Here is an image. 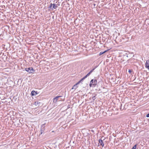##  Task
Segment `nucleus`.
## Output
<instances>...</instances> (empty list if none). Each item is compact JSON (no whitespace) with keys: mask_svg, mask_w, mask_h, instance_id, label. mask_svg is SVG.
Wrapping results in <instances>:
<instances>
[{"mask_svg":"<svg viewBox=\"0 0 149 149\" xmlns=\"http://www.w3.org/2000/svg\"><path fill=\"white\" fill-rule=\"evenodd\" d=\"M146 116L147 117H149V113L146 115Z\"/></svg>","mask_w":149,"mask_h":149,"instance_id":"obj_18","label":"nucleus"},{"mask_svg":"<svg viewBox=\"0 0 149 149\" xmlns=\"http://www.w3.org/2000/svg\"><path fill=\"white\" fill-rule=\"evenodd\" d=\"M91 131L93 132H94V131L93 130H91Z\"/></svg>","mask_w":149,"mask_h":149,"instance_id":"obj_20","label":"nucleus"},{"mask_svg":"<svg viewBox=\"0 0 149 149\" xmlns=\"http://www.w3.org/2000/svg\"><path fill=\"white\" fill-rule=\"evenodd\" d=\"M122 104H121L120 105V109L121 110H122Z\"/></svg>","mask_w":149,"mask_h":149,"instance_id":"obj_16","label":"nucleus"},{"mask_svg":"<svg viewBox=\"0 0 149 149\" xmlns=\"http://www.w3.org/2000/svg\"><path fill=\"white\" fill-rule=\"evenodd\" d=\"M131 59H130L128 60L127 61V62H128V63H129V61H131Z\"/></svg>","mask_w":149,"mask_h":149,"instance_id":"obj_19","label":"nucleus"},{"mask_svg":"<svg viewBox=\"0 0 149 149\" xmlns=\"http://www.w3.org/2000/svg\"><path fill=\"white\" fill-rule=\"evenodd\" d=\"M97 84V80L95 79H92L90 84V87H95Z\"/></svg>","mask_w":149,"mask_h":149,"instance_id":"obj_1","label":"nucleus"},{"mask_svg":"<svg viewBox=\"0 0 149 149\" xmlns=\"http://www.w3.org/2000/svg\"><path fill=\"white\" fill-rule=\"evenodd\" d=\"M145 65L146 67L149 70V60L147 61Z\"/></svg>","mask_w":149,"mask_h":149,"instance_id":"obj_9","label":"nucleus"},{"mask_svg":"<svg viewBox=\"0 0 149 149\" xmlns=\"http://www.w3.org/2000/svg\"><path fill=\"white\" fill-rule=\"evenodd\" d=\"M97 67H96L95 68H93V69L91 70L90 72L88 73L83 78H82L84 80L88 76H89L93 72V71L95 69V68Z\"/></svg>","mask_w":149,"mask_h":149,"instance_id":"obj_4","label":"nucleus"},{"mask_svg":"<svg viewBox=\"0 0 149 149\" xmlns=\"http://www.w3.org/2000/svg\"><path fill=\"white\" fill-rule=\"evenodd\" d=\"M61 97V96H56L53 99V102L54 103H56L57 101L58 100V98Z\"/></svg>","mask_w":149,"mask_h":149,"instance_id":"obj_6","label":"nucleus"},{"mask_svg":"<svg viewBox=\"0 0 149 149\" xmlns=\"http://www.w3.org/2000/svg\"><path fill=\"white\" fill-rule=\"evenodd\" d=\"M44 127V124H43L41 126V128L40 129V135L42 134L44 132V130H45Z\"/></svg>","mask_w":149,"mask_h":149,"instance_id":"obj_5","label":"nucleus"},{"mask_svg":"<svg viewBox=\"0 0 149 149\" xmlns=\"http://www.w3.org/2000/svg\"><path fill=\"white\" fill-rule=\"evenodd\" d=\"M40 102L39 101L35 102V104L36 106H39L40 105Z\"/></svg>","mask_w":149,"mask_h":149,"instance_id":"obj_11","label":"nucleus"},{"mask_svg":"<svg viewBox=\"0 0 149 149\" xmlns=\"http://www.w3.org/2000/svg\"><path fill=\"white\" fill-rule=\"evenodd\" d=\"M52 6H53V4H52V3H51L50 4V5H49V8L52 9Z\"/></svg>","mask_w":149,"mask_h":149,"instance_id":"obj_13","label":"nucleus"},{"mask_svg":"<svg viewBox=\"0 0 149 149\" xmlns=\"http://www.w3.org/2000/svg\"><path fill=\"white\" fill-rule=\"evenodd\" d=\"M92 99L93 100H94L95 99V96H94V97H93Z\"/></svg>","mask_w":149,"mask_h":149,"instance_id":"obj_17","label":"nucleus"},{"mask_svg":"<svg viewBox=\"0 0 149 149\" xmlns=\"http://www.w3.org/2000/svg\"><path fill=\"white\" fill-rule=\"evenodd\" d=\"M25 70L28 72L29 73H33L34 71V70L32 67H29V68H26Z\"/></svg>","mask_w":149,"mask_h":149,"instance_id":"obj_3","label":"nucleus"},{"mask_svg":"<svg viewBox=\"0 0 149 149\" xmlns=\"http://www.w3.org/2000/svg\"><path fill=\"white\" fill-rule=\"evenodd\" d=\"M108 50H106L105 51H104V52H101L100 53V54H99V55H101L102 54H103L104 53H105L106 52H107V51H108Z\"/></svg>","mask_w":149,"mask_h":149,"instance_id":"obj_12","label":"nucleus"},{"mask_svg":"<svg viewBox=\"0 0 149 149\" xmlns=\"http://www.w3.org/2000/svg\"><path fill=\"white\" fill-rule=\"evenodd\" d=\"M83 80V79L82 78L80 81L73 86L71 89L75 90L78 87L77 85Z\"/></svg>","mask_w":149,"mask_h":149,"instance_id":"obj_2","label":"nucleus"},{"mask_svg":"<svg viewBox=\"0 0 149 149\" xmlns=\"http://www.w3.org/2000/svg\"><path fill=\"white\" fill-rule=\"evenodd\" d=\"M136 145H135L133 147H132V149H136Z\"/></svg>","mask_w":149,"mask_h":149,"instance_id":"obj_14","label":"nucleus"},{"mask_svg":"<svg viewBox=\"0 0 149 149\" xmlns=\"http://www.w3.org/2000/svg\"><path fill=\"white\" fill-rule=\"evenodd\" d=\"M38 94L37 91H32L31 92V94L32 96H36Z\"/></svg>","mask_w":149,"mask_h":149,"instance_id":"obj_8","label":"nucleus"},{"mask_svg":"<svg viewBox=\"0 0 149 149\" xmlns=\"http://www.w3.org/2000/svg\"><path fill=\"white\" fill-rule=\"evenodd\" d=\"M128 72L129 73L131 74L132 72V70L130 69L128 70Z\"/></svg>","mask_w":149,"mask_h":149,"instance_id":"obj_15","label":"nucleus"},{"mask_svg":"<svg viewBox=\"0 0 149 149\" xmlns=\"http://www.w3.org/2000/svg\"><path fill=\"white\" fill-rule=\"evenodd\" d=\"M99 143L100 144V146H102V147L104 146V143H103V140L101 139H100L99 140Z\"/></svg>","mask_w":149,"mask_h":149,"instance_id":"obj_7","label":"nucleus"},{"mask_svg":"<svg viewBox=\"0 0 149 149\" xmlns=\"http://www.w3.org/2000/svg\"><path fill=\"white\" fill-rule=\"evenodd\" d=\"M58 7L57 4L55 3L53 4V7L52 8V9L53 10L54 9H56Z\"/></svg>","mask_w":149,"mask_h":149,"instance_id":"obj_10","label":"nucleus"}]
</instances>
